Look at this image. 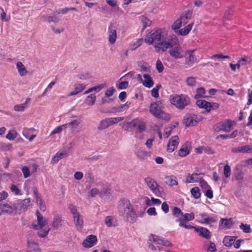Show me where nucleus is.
Returning a JSON list of instances; mask_svg holds the SVG:
<instances>
[{"instance_id":"1","label":"nucleus","mask_w":252,"mask_h":252,"mask_svg":"<svg viewBox=\"0 0 252 252\" xmlns=\"http://www.w3.org/2000/svg\"><path fill=\"white\" fill-rule=\"evenodd\" d=\"M146 43L153 45L157 52H163L172 46L171 39L167 38V31L158 29L149 32L144 39Z\"/></svg>"},{"instance_id":"2","label":"nucleus","mask_w":252,"mask_h":252,"mask_svg":"<svg viewBox=\"0 0 252 252\" xmlns=\"http://www.w3.org/2000/svg\"><path fill=\"white\" fill-rule=\"evenodd\" d=\"M120 214L127 221L134 222L137 219L135 210L129 200L123 198L121 200Z\"/></svg>"},{"instance_id":"3","label":"nucleus","mask_w":252,"mask_h":252,"mask_svg":"<svg viewBox=\"0 0 252 252\" xmlns=\"http://www.w3.org/2000/svg\"><path fill=\"white\" fill-rule=\"evenodd\" d=\"M36 214L37 220L32 223V227L34 229L39 230L38 234L39 237H45L48 235L50 230L47 226L48 220L40 214L38 210H36Z\"/></svg>"},{"instance_id":"4","label":"nucleus","mask_w":252,"mask_h":252,"mask_svg":"<svg viewBox=\"0 0 252 252\" xmlns=\"http://www.w3.org/2000/svg\"><path fill=\"white\" fill-rule=\"evenodd\" d=\"M163 108V104L161 101H157L153 102L150 106V112L155 117L165 120L166 121L169 120L170 115L169 114L165 113L162 110Z\"/></svg>"},{"instance_id":"5","label":"nucleus","mask_w":252,"mask_h":252,"mask_svg":"<svg viewBox=\"0 0 252 252\" xmlns=\"http://www.w3.org/2000/svg\"><path fill=\"white\" fill-rule=\"evenodd\" d=\"M170 103L179 109L182 110L190 103V98L186 94H174L170 96Z\"/></svg>"},{"instance_id":"6","label":"nucleus","mask_w":252,"mask_h":252,"mask_svg":"<svg viewBox=\"0 0 252 252\" xmlns=\"http://www.w3.org/2000/svg\"><path fill=\"white\" fill-rule=\"evenodd\" d=\"M144 182L151 191L157 196L161 197L163 194V189L156 181L150 177L145 178Z\"/></svg>"},{"instance_id":"7","label":"nucleus","mask_w":252,"mask_h":252,"mask_svg":"<svg viewBox=\"0 0 252 252\" xmlns=\"http://www.w3.org/2000/svg\"><path fill=\"white\" fill-rule=\"evenodd\" d=\"M170 39H171L172 46L169 48V50L168 51L170 56L175 59L183 58L184 56V52L182 47L179 45L173 46V41L175 44L178 43V38L175 36Z\"/></svg>"},{"instance_id":"8","label":"nucleus","mask_w":252,"mask_h":252,"mask_svg":"<svg viewBox=\"0 0 252 252\" xmlns=\"http://www.w3.org/2000/svg\"><path fill=\"white\" fill-rule=\"evenodd\" d=\"M192 16V12L188 10L183 12L172 25V28L176 32V30H178L183 25H186L189 22Z\"/></svg>"},{"instance_id":"9","label":"nucleus","mask_w":252,"mask_h":252,"mask_svg":"<svg viewBox=\"0 0 252 252\" xmlns=\"http://www.w3.org/2000/svg\"><path fill=\"white\" fill-rule=\"evenodd\" d=\"M194 217L193 213H183L182 218L176 219L175 222L179 223V225L180 227H183L188 229H193L194 226L189 224L187 221L192 220L194 219Z\"/></svg>"},{"instance_id":"10","label":"nucleus","mask_w":252,"mask_h":252,"mask_svg":"<svg viewBox=\"0 0 252 252\" xmlns=\"http://www.w3.org/2000/svg\"><path fill=\"white\" fill-rule=\"evenodd\" d=\"M82 120L81 117L78 116H73L70 122L66 124L67 127H70V131L72 134H77L81 131L82 128Z\"/></svg>"},{"instance_id":"11","label":"nucleus","mask_w":252,"mask_h":252,"mask_svg":"<svg viewBox=\"0 0 252 252\" xmlns=\"http://www.w3.org/2000/svg\"><path fill=\"white\" fill-rule=\"evenodd\" d=\"M197 217L198 219L197 221L199 223L209 225H212L218 220L217 216L214 215L209 216L205 213H200Z\"/></svg>"},{"instance_id":"12","label":"nucleus","mask_w":252,"mask_h":252,"mask_svg":"<svg viewBox=\"0 0 252 252\" xmlns=\"http://www.w3.org/2000/svg\"><path fill=\"white\" fill-rule=\"evenodd\" d=\"M124 117L108 118L100 121L98 129L102 130L107 128L112 125L117 124L124 120Z\"/></svg>"},{"instance_id":"13","label":"nucleus","mask_w":252,"mask_h":252,"mask_svg":"<svg viewBox=\"0 0 252 252\" xmlns=\"http://www.w3.org/2000/svg\"><path fill=\"white\" fill-rule=\"evenodd\" d=\"M233 124L231 121L225 120L217 123L214 126L215 130L217 132L221 131L229 132L232 128Z\"/></svg>"},{"instance_id":"14","label":"nucleus","mask_w":252,"mask_h":252,"mask_svg":"<svg viewBox=\"0 0 252 252\" xmlns=\"http://www.w3.org/2000/svg\"><path fill=\"white\" fill-rule=\"evenodd\" d=\"M200 120L201 116L193 114H189L184 117L183 123L186 126H190L196 125Z\"/></svg>"},{"instance_id":"15","label":"nucleus","mask_w":252,"mask_h":252,"mask_svg":"<svg viewBox=\"0 0 252 252\" xmlns=\"http://www.w3.org/2000/svg\"><path fill=\"white\" fill-rule=\"evenodd\" d=\"M248 64H252V58L250 57H245L239 60L236 64L229 63L231 69L235 71L239 69L242 66H246Z\"/></svg>"},{"instance_id":"16","label":"nucleus","mask_w":252,"mask_h":252,"mask_svg":"<svg viewBox=\"0 0 252 252\" xmlns=\"http://www.w3.org/2000/svg\"><path fill=\"white\" fill-rule=\"evenodd\" d=\"M149 240L157 245H161L165 247H171V243L166 239L158 235L151 234L149 236Z\"/></svg>"},{"instance_id":"17","label":"nucleus","mask_w":252,"mask_h":252,"mask_svg":"<svg viewBox=\"0 0 252 252\" xmlns=\"http://www.w3.org/2000/svg\"><path fill=\"white\" fill-rule=\"evenodd\" d=\"M195 50H188L184 53L185 63L188 66H192L197 62V59L194 54Z\"/></svg>"},{"instance_id":"18","label":"nucleus","mask_w":252,"mask_h":252,"mask_svg":"<svg viewBox=\"0 0 252 252\" xmlns=\"http://www.w3.org/2000/svg\"><path fill=\"white\" fill-rule=\"evenodd\" d=\"M31 202L30 198L25 199L23 200H18L16 203L13 204V207L15 214H20L21 212L24 210L27 207L28 204Z\"/></svg>"},{"instance_id":"19","label":"nucleus","mask_w":252,"mask_h":252,"mask_svg":"<svg viewBox=\"0 0 252 252\" xmlns=\"http://www.w3.org/2000/svg\"><path fill=\"white\" fill-rule=\"evenodd\" d=\"M97 241V237L94 235H89L83 241L82 245L86 248H90L93 247L96 244Z\"/></svg>"},{"instance_id":"20","label":"nucleus","mask_w":252,"mask_h":252,"mask_svg":"<svg viewBox=\"0 0 252 252\" xmlns=\"http://www.w3.org/2000/svg\"><path fill=\"white\" fill-rule=\"evenodd\" d=\"M179 144V138L178 136H174L170 138L168 144L167 150L169 153L173 152Z\"/></svg>"},{"instance_id":"21","label":"nucleus","mask_w":252,"mask_h":252,"mask_svg":"<svg viewBox=\"0 0 252 252\" xmlns=\"http://www.w3.org/2000/svg\"><path fill=\"white\" fill-rule=\"evenodd\" d=\"M203 177V174L192 173L188 174L186 178V183H192L199 182Z\"/></svg>"},{"instance_id":"22","label":"nucleus","mask_w":252,"mask_h":252,"mask_svg":"<svg viewBox=\"0 0 252 252\" xmlns=\"http://www.w3.org/2000/svg\"><path fill=\"white\" fill-rule=\"evenodd\" d=\"M111 190L108 185H106L101 189L100 197L104 200H109L111 198Z\"/></svg>"},{"instance_id":"23","label":"nucleus","mask_w":252,"mask_h":252,"mask_svg":"<svg viewBox=\"0 0 252 252\" xmlns=\"http://www.w3.org/2000/svg\"><path fill=\"white\" fill-rule=\"evenodd\" d=\"M232 152L235 153H252V145H246L243 146L236 147L232 149Z\"/></svg>"},{"instance_id":"24","label":"nucleus","mask_w":252,"mask_h":252,"mask_svg":"<svg viewBox=\"0 0 252 252\" xmlns=\"http://www.w3.org/2000/svg\"><path fill=\"white\" fill-rule=\"evenodd\" d=\"M143 79L141 83L144 87L151 88L154 86V82L153 78L150 75L145 73L143 75Z\"/></svg>"},{"instance_id":"25","label":"nucleus","mask_w":252,"mask_h":252,"mask_svg":"<svg viewBox=\"0 0 252 252\" xmlns=\"http://www.w3.org/2000/svg\"><path fill=\"white\" fill-rule=\"evenodd\" d=\"M190 150V144L189 142H186L179 150L178 155L181 157H185L189 154Z\"/></svg>"},{"instance_id":"26","label":"nucleus","mask_w":252,"mask_h":252,"mask_svg":"<svg viewBox=\"0 0 252 252\" xmlns=\"http://www.w3.org/2000/svg\"><path fill=\"white\" fill-rule=\"evenodd\" d=\"M0 209L3 213L9 215H15L13 204L10 205L7 203H2L0 205Z\"/></svg>"},{"instance_id":"27","label":"nucleus","mask_w":252,"mask_h":252,"mask_svg":"<svg viewBox=\"0 0 252 252\" xmlns=\"http://www.w3.org/2000/svg\"><path fill=\"white\" fill-rule=\"evenodd\" d=\"M193 228L195 229V231L198 233L199 236L207 239H209L211 238L210 232L207 228L195 227H194Z\"/></svg>"},{"instance_id":"28","label":"nucleus","mask_w":252,"mask_h":252,"mask_svg":"<svg viewBox=\"0 0 252 252\" xmlns=\"http://www.w3.org/2000/svg\"><path fill=\"white\" fill-rule=\"evenodd\" d=\"M135 154L138 159L144 160L150 156V152L142 148H139L135 152Z\"/></svg>"},{"instance_id":"29","label":"nucleus","mask_w":252,"mask_h":252,"mask_svg":"<svg viewBox=\"0 0 252 252\" xmlns=\"http://www.w3.org/2000/svg\"><path fill=\"white\" fill-rule=\"evenodd\" d=\"M86 85L84 83H76L74 85V90L69 93L68 94V96H71L77 94L81 92L83 90L85 89Z\"/></svg>"},{"instance_id":"30","label":"nucleus","mask_w":252,"mask_h":252,"mask_svg":"<svg viewBox=\"0 0 252 252\" xmlns=\"http://www.w3.org/2000/svg\"><path fill=\"white\" fill-rule=\"evenodd\" d=\"M196 104L201 109H205V111L209 112L211 111L210 107V102L203 99L196 100Z\"/></svg>"},{"instance_id":"31","label":"nucleus","mask_w":252,"mask_h":252,"mask_svg":"<svg viewBox=\"0 0 252 252\" xmlns=\"http://www.w3.org/2000/svg\"><path fill=\"white\" fill-rule=\"evenodd\" d=\"M34 130L35 129L32 128H24L23 130V135L26 138L32 141L36 136V135L32 134Z\"/></svg>"},{"instance_id":"32","label":"nucleus","mask_w":252,"mask_h":252,"mask_svg":"<svg viewBox=\"0 0 252 252\" xmlns=\"http://www.w3.org/2000/svg\"><path fill=\"white\" fill-rule=\"evenodd\" d=\"M16 67L21 76H24L28 74V71L27 68L21 62H18L16 64Z\"/></svg>"},{"instance_id":"33","label":"nucleus","mask_w":252,"mask_h":252,"mask_svg":"<svg viewBox=\"0 0 252 252\" xmlns=\"http://www.w3.org/2000/svg\"><path fill=\"white\" fill-rule=\"evenodd\" d=\"M104 222L108 227H115L118 224L116 219L112 216H107L105 218Z\"/></svg>"},{"instance_id":"34","label":"nucleus","mask_w":252,"mask_h":252,"mask_svg":"<svg viewBox=\"0 0 252 252\" xmlns=\"http://www.w3.org/2000/svg\"><path fill=\"white\" fill-rule=\"evenodd\" d=\"M193 26V23H191L180 30L179 29L178 30H176V32L182 36L186 35L188 34L190 31L191 30Z\"/></svg>"},{"instance_id":"35","label":"nucleus","mask_w":252,"mask_h":252,"mask_svg":"<svg viewBox=\"0 0 252 252\" xmlns=\"http://www.w3.org/2000/svg\"><path fill=\"white\" fill-rule=\"evenodd\" d=\"M117 39V32L116 30L110 27L108 29V41L111 44L116 42Z\"/></svg>"},{"instance_id":"36","label":"nucleus","mask_w":252,"mask_h":252,"mask_svg":"<svg viewBox=\"0 0 252 252\" xmlns=\"http://www.w3.org/2000/svg\"><path fill=\"white\" fill-rule=\"evenodd\" d=\"M236 237L232 236H225L223 239L222 243L223 245L227 247H231L235 242Z\"/></svg>"},{"instance_id":"37","label":"nucleus","mask_w":252,"mask_h":252,"mask_svg":"<svg viewBox=\"0 0 252 252\" xmlns=\"http://www.w3.org/2000/svg\"><path fill=\"white\" fill-rule=\"evenodd\" d=\"M165 182L166 184L170 187L176 186L178 185L177 177L174 175L166 176Z\"/></svg>"},{"instance_id":"38","label":"nucleus","mask_w":252,"mask_h":252,"mask_svg":"<svg viewBox=\"0 0 252 252\" xmlns=\"http://www.w3.org/2000/svg\"><path fill=\"white\" fill-rule=\"evenodd\" d=\"M146 204L148 206L153 205H159L161 203V201L159 199L152 197L151 199L148 197L145 198Z\"/></svg>"},{"instance_id":"39","label":"nucleus","mask_w":252,"mask_h":252,"mask_svg":"<svg viewBox=\"0 0 252 252\" xmlns=\"http://www.w3.org/2000/svg\"><path fill=\"white\" fill-rule=\"evenodd\" d=\"M36 201L40 210L43 212H45L46 209V206L45 202L44 200L42 199L40 194L36 193Z\"/></svg>"},{"instance_id":"40","label":"nucleus","mask_w":252,"mask_h":252,"mask_svg":"<svg viewBox=\"0 0 252 252\" xmlns=\"http://www.w3.org/2000/svg\"><path fill=\"white\" fill-rule=\"evenodd\" d=\"M75 225L77 229H81L83 228L84 221L82 216L79 214L73 217Z\"/></svg>"},{"instance_id":"41","label":"nucleus","mask_w":252,"mask_h":252,"mask_svg":"<svg viewBox=\"0 0 252 252\" xmlns=\"http://www.w3.org/2000/svg\"><path fill=\"white\" fill-rule=\"evenodd\" d=\"M137 119H134L129 122L127 123L125 126L124 128L126 130L128 131H132L134 128L136 127V123L137 122Z\"/></svg>"},{"instance_id":"42","label":"nucleus","mask_w":252,"mask_h":252,"mask_svg":"<svg viewBox=\"0 0 252 252\" xmlns=\"http://www.w3.org/2000/svg\"><path fill=\"white\" fill-rule=\"evenodd\" d=\"M62 217L57 214L53 219L52 226L55 229H58L62 226Z\"/></svg>"},{"instance_id":"43","label":"nucleus","mask_w":252,"mask_h":252,"mask_svg":"<svg viewBox=\"0 0 252 252\" xmlns=\"http://www.w3.org/2000/svg\"><path fill=\"white\" fill-rule=\"evenodd\" d=\"M105 87L104 84H101L98 85H97L96 86H94L92 88H90L87 90H86L84 92V94H88L90 93L94 92V93H96L99 92H100L101 90H102Z\"/></svg>"},{"instance_id":"44","label":"nucleus","mask_w":252,"mask_h":252,"mask_svg":"<svg viewBox=\"0 0 252 252\" xmlns=\"http://www.w3.org/2000/svg\"><path fill=\"white\" fill-rule=\"evenodd\" d=\"M206 91L203 87L197 88L196 91V94L194 95V98L196 100L200 98H206L207 96L205 95Z\"/></svg>"},{"instance_id":"45","label":"nucleus","mask_w":252,"mask_h":252,"mask_svg":"<svg viewBox=\"0 0 252 252\" xmlns=\"http://www.w3.org/2000/svg\"><path fill=\"white\" fill-rule=\"evenodd\" d=\"M66 153L63 152H58L52 158L51 162L53 164L57 163L60 160L66 156Z\"/></svg>"},{"instance_id":"46","label":"nucleus","mask_w":252,"mask_h":252,"mask_svg":"<svg viewBox=\"0 0 252 252\" xmlns=\"http://www.w3.org/2000/svg\"><path fill=\"white\" fill-rule=\"evenodd\" d=\"M96 101V96L94 94H92L88 95L84 100V103L88 105L93 106Z\"/></svg>"},{"instance_id":"47","label":"nucleus","mask_w":252,"mask_h":252,"mask_svg":"<svg viewBox=\"0 0 252 252\" xmlns=\"http://www.w3.org/2000/svg\"><path fill=\"white\" fill-rule=\"evenodd\" d=\"M172 214L174 217L177 219L178 218H182L183 213L179 208L177 207H174L172 209Z\"/></svg>"},{"instance_id":"48","label":"nucleus","mask_w":252,"mask_h":252,"mask_svg":"<svg viewBox=\"0 0 252 252\" xmlns=\"http://www.w3.org/2000/svg\"><path fill=\"white\" fill-rule=\"evenodd\" d=\"M220 225L223 228H229L232 225V223L230 220L221 219L220 221Z\"/></svg>"},{"instance_id":"49","label":"nucleus","mask_w":252,"mask_h":252,"mask_svg":"<svg viewBox=\"0 0 252 252\" xmlns=\"http://www.w3.org/2000/svg\"><path fill=\"white\" fill-rule=\"evenodd\" d=\"M59 15H60V12H58L57 14H55L53 16L47 17L46 18L45 21H47L49 23L58 22L61 19V17L59 16Z\"/></svg>"},{"instance_id":"50","label":"nucleus","mask_w":252,"mask_h":252,"mask_svg":"<svg viewBox=\"0 0 252 252\" xmlns=\"http://www.w3.org/2000/svg\"><path fill=\"white\" fill-rule=\"evenodd\" d=\"M11 191L15 195H21L23 194L22 191L18 187L14 184H12L10 188Z\"/></svg>"},{"instance_id":"51","label":"nucleus","mask_w":252,"mask_h":252,"mask_svg":"<svg viewBox=\"0 0 252 252\" xmlns=\"http://www.w3.org/2000/svg\"><path fill=\"white\" fill-rule=\"evenodd\" d=\"M130 104V102H126L124 104L114 108V109H115V111L116 112H121L127 109L129 107Z\"/></svg>"},{"instance_id":"52","label":"nucleus","mask_w":252,"mask_h":252,"mask_svg":"<svg viewBox=\"0 0 252 252\" xmlns=\"http://www.w3.org/2000/svg\"><path fill=\"white\" fill-rule=\"evenodd\" d=\"M138 66L140 68V71H147L149 70L150 65L143 61H140L138 63Z\"/></svg>"},{"instance_id":"53","label":"nucleus","mask_w":252,"mask_h":252,"mask_svg":"<svg viewBox=\"0 0 252 252\" xmlns=\"http://www.w3.org/2000/svg\"><path fill=\"white\" fill-rule=\"evenodd\" d=\"M18 133L15 130H10L7 133L6 138L9 140H13L17 136Z\"/></svg>"},{"instance_id":"54","label":"nucleus","mask_w":252,"mask_h":252,"mask_svg":"<svg viewBox=\"0 0 252 252\" xmlns=\"http://www.w3.org/2000/svg\"><path fill=\"white\" fill-rule=\"evenodd\" d=\"M67 128V125L66 124L59 126L56 127L52 131L51 135L55 134L61 132L63 130H65Z\"/></svg>"},{"instance_id":"55","label":"nucleus","mask_w":252,"mask_h":252,"mask_svg":"<svg viewBox=\"0 0 252 252\" xmlns=\"http://www.w3.org/2000/svg\"><path fill=\"white\" fill-rule=\"evenodd\" d=\"M190 192L191 195L195 198L198 199L200 198L201 196V193L200 191V189L198 187H196L194 188H193L191 190Z\"/></svg>"},{"instance_id":"56","label":"nucleus","mask_w":252,"mask_h":252,"mask_svg":"<svg viewBox=\"0 0 252 252\" xmlns=\"http://www.w3.org/2000/svg\"><path fill=\"white\" fill-rule=\"evenodd\" d=\"M137 123L136 124V127H137L139 131H144L146 130V124L143 121L140 119L137 118Z\"/></svg>"},{"instance_id":"57","label":"nucleus","mask_w":252,"mask_h":252,"mask_svg":"<svg viewBox=\"0 0 252 252\" xmlns=\"http://www.w3.org/2000/svg\"><path fill=\"white\" fill-rule=\"evenodd\" d=\"M27 108L26 103L15 105L14 107V110L17 112H23Z\"/></svg>"},{"instance_id":"58","label":"nucleus","mask_w":252,"mask_h":252,"mask_svg":"<svg viewBox=\"0 0 252 252\" xmlns=\"http://www.w3.org/2000/svg\"><path fill=\"white\" fill-rule=\"evenodd\" d=\"M29 248L35 252H41L39 245L35 243H29Z\"/></svg>"},{"instance_id":"59","label":"nucleus","mask_w":252,"mask_h":252,"mask_svg":"<svg viewBox=\"0 0 252 252\" xmlns=\"http://www.w3.org/2000/svg\"><path fill=\"white\" fill-rule=\"evenodd\" d=\"M0 9L1 11L0 13V19L3 22H8L10 20V16H7L6 13L4 12L3 8L0 7Z\"/></svg>"},{"instance_id":"60","label":"nucleus","mask_w":252,"mask_h":252,"mask_svg":"<svg viewBox=\"0 0 252 252\" xmlns=\"http://www.w3.org/2000/svg\"><path fill=\"white\" fill-rule=\"evenodd\" d=\"M230 166L228 164L225 165L223 168V174L226 178H228L231 176Z\"/></svg>"},{"instance_id":"61","label":"nucleus","mask_w":252,"mask_h":252,"mask_svg":"<svg viewBox=\"0 0 252 252\" xmlns=\"http://www.w3.org/2000/svg\"><path fill=\"white\" fill-rule=\"evenodd\" d=\"M117 88L120 90L126 89L128 86V82L127 81H121L117 82Z\"/></svg>"},{"instance_id":"62","label":"nucleus","mask_w":252,"mask_h":252,"mask_svg":"<svg viewBox=\"0 0 252 252\" xmlns=\"http://www.w3.org/2000/svg\"><path fill=\"white\" fill-rule=\"evenodd\" d=\"M240 228L245 233H250L251 232V226L249 224L241 223Z\"/></svg>"},{"instance_id":"63","label":"nucleus","mask_w":252,"mask_h":252,"mask_svg":"<svg viewBox=\"0 0 252 252\" xmlns=\"http://www.w3.org/2000/svg\"><path fill=\"white\" fill-rule=\"evenodd\" d=\"M143 41V40L142 38L138 39L136 41L130 45V49L132 50L136 49L142 44Z\"/></svg>"},{"instance_id":"64","label":"nucleus","mask_w":252,"mask_h":252,"mask_svg":"<svg viewBox=\"0 0 252 252\" xmlns=\"http://www.w3.org/2000/svg\"><path fill=\"white\" fill-rule=\"evenodd\" d=\"M206 250L207 252H217L216 245L214 243L210 242Z\"/></svg>"}]
</instances>
